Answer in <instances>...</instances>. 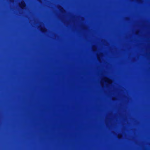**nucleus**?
I'll use <instances>...</instances> for the list:
<instances>
[{"label":"nucleus","instance_id":"f257e3e1","mask_svg":"<svg viewBox=\"0 0 150 150\" xmlns=\"http://www.w3.org/2000/svg\"><path fill=\"white\" fill-rule=\"evenodd\" d=\"M19 6L22 9H23L24 7H25L26 4L24 2H22L21 4H19Z\"/></svg>","mask_w":150,"mask_h":150},{"label":"nucleus","instance_id":"f03ea898","mask_svg":"<svg viewBox=\"0 0 150 150\" xmlns=\"http://www.w3.org/2000/svg\"><path fill=\"white\" fill-rule=\"evenodd\" d=\"M110 81L111 80L108 78L106 79L105 80V81L108 83H109Z\"/></svg>","mask_w":150,"mask_h":150},{"label":"nucleus","instance_id":"7ed1b4c3","mask_svg":"<svg viewBox=\"0 0 150 150\" xmlns=\"http://www.w3.org/2000/svg\"><path fill=\"white\" fill-rule=\"evenodd\" d=\"M41 32H42L43 33H44L46 31V29L45 28H41L40 30Z\"/></svg>","mask_w":150,"mask_h":150},{"label":"nucleus","instance_id":"20e7f679","mask_svg":"<svg viewBox=\"0 0 150 150\" xmlns=\"http://www.w3.org/2000/svg\"><path fill=\"white\" fill-rule=\"evenodd\" d=\"M60 10L61 12H63V11H65L64 9L62 7L60 9Z\"/></svg>","mask_w":150,"mask_h":150},{"label":"nucleus","instance_id":"39448f33","mask_svg":"<svg viewBox=\"0 0 150 150\" xmlns=\"http://www.w3.org/2000/svg\"><path fill=\"white\" fill-rule=\"evenodd\" d=\"M118 138H119V139H120V138H121V135H120V136H118Z\"/></svg>","mask_w":150,"mask_h":150}]
</instances>
